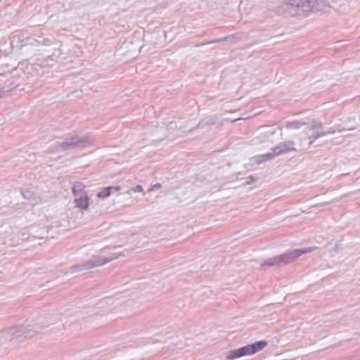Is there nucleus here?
Masks as SVG:
<instances>
[{
  "mask_svg": "<svg viewBox=\"0 0 360 360\" xmlns=\"http://www.w3.org/2000/svg\"><path fill=\"white\" fill-rule=\"evenodd\" d=\"M37 326L17 325L8 328L2 331L1 336L8 341L21 342L25 338L34 336L39 330L48 325L41 324L37 321Z\"/></svg>",
  "mask_w": 360,
  "mask_h": 360,
  "instance_id": "nucleus-1",
  "label": "nucleus"
},
{
  "mask_svg": "<svg viewBox=\"0 0 360 360\" xmlns=\"http://www.w3.org/2000/svg\"><path fill=\"white\" fill-rule=\"evenodd\" d=\"M316 247H309L301 249H295L289 252H285L282 255H277L265 260L264 262L261 264V268L262 269L266 266H280L282 265L290 264L295 261L297 258L302 255L303 254L311 252V251L316 250Z\"/></svg>",
  "mask_w": 360,
  "mask_h": 360,
  "instance_id": "nucleus-2",
  "label": "nucleus"
},
{
  "mask_svg": "<svg viewBox=\"0 0 360 360\" xmlns=\"http://www.w3.org/2000/svg\"><path fill=\"white\" fill-rule=\"evenodd\" d=\"M266 345L267 342L264 340L257 341L238 349L229 350L226 353V358L229 360H233L246 355H251L262 350Z\"/></svg>",
  "mask_w": 360,
  "mask_h": 360,
  "instance_id": "nucleus-3",
  "label": "nucleus"
},
{
  "mask_svg": "<svg viewBox=\"0 0 360 360\" xmlns=\"http://www.w3.org/2000/svg\"><path fill=\"white\" fill-rule=\"evenodd\" d=\"M121 255V253H112L110 257H97L94 260H89L84 264L75 265L72 266V271L79 272L83 270L91 269L96 266H102L118 258Z\"/></svg>",
  "mask_w": 360,
  "mask_h": 360,
  "instance_id": "nucleus-4",
  "label": "nucleus"
},
{
  "mask_svg": "<svg viewBox=\"0 0 360 360\" xmlns=\"http://www.w3.org/2000/svg\"><path fill=\"white\" fill-rule=\"evenodd\" d=\"M87 142L86 137L75 136L67 139L63 141H56L55 152H63L77 148H82Z\"/></svg>",
  "mask_w": 360,
  "mask_h": 360,
  "instance_id": "nucleus-5",
  "label": "nucleus"
},
{
  "mask_svg": "<svg viewBox=\"0 0 360 360\" xmlns=\"http://www.w3.org/2000/svg\"><path fill=\"white\" fill-rule=\"evenodd\" d=\"M298 5V0H285L277 6L276 12L279 15L294 16L299 13Z\"/></svg>",
  "mask_w": 360,
  "mask_h": 360,
  "instance_id": "nucleus-6",
  "label": "nucleus"
},
{
  "mask_svg": "<svg viewBox=\"0 0 360 360\" xmlns=\"http://www.w3.org/2000/svg\"><path fill=\"white\" fill-rule=\"evenodd\" d=\"M336 130L333 127L328 129H323L320 132H313L312 134L300 139V146L302 149H308L309 146L319 138L327 136L328 134H334Z\"/></svg>",
  "mask_w": 360,
  "mask_h": 360,
  "instance_id": "nucleus-7",
  "label": "nucleus"
},
{
  "mask_svg": "<svg viewBox=\"0 0 360 360\" xmlns=\"http://www.w3.org/2000/svg\"><path fill=\"white\" fill-rule=\"evenodd\" d=\"M302 125H305V129H309V131L323 128L321 122L317 120H313L310 123L300 122L297 120L289 122L285 124V128L288 129H297L300 128Z\"/></svg>",
  "mask_w": 360,
  "mask_h": 360,
  "instance_id": "nucleus-8",
  "label": "nucleus"
},
{
  "mask_svg": "<svg viewBox=\"0 0 360 360\" xmlns=\"http://www.w3.org/2000/svg\"><path fill=\"white\" fill-rule=\"evenodd\" d=\"M294 143L291 141H287L279 143L277 146L271 148V151L275 152L278 156L290 151H296V148L293 146Z\"/></svg>",
  "mask_w": 360,
  "mask_h": 360,
  "instance_id": "nucleus-9",
  "label": "nucleus"
},
{
  "mask_svg": "<svg viewBox=\"0 0 360 360\" xmlns=\"http://www.w3.org/2000/svg\"><path fill=\"white\" fill-rule=\"evenodd\" d=\"M75 203L76 204V207L82 210H86L89 207V198L87 196V193H83L80 195H77V196H74Z\"/></svg>",
  "mask_w": 360,
  "mask_h": 360,
  "instance_id": "nucleus-10",
  "label": "nucleus"
},
{
  "mask_svg": "<svg viewBox=\"0 0 360 360\" xmlns=\"http://www.w3.org/2000/svg\"><path fill=\"white\" fill-rule=\"evenodd\" d=\"M314 12H323L329 6L328 0H316L314 1Z\"/></svg>",
  "mask_w": 360,
  "mask_h": 360,
  "instance_id": "nucleus-11",
  "label": "nucleus"
},
{
  "mask_svg": "<svg viewBox=\"0 0 360 360\" xmlns=\"http://www.w3.org/2000/svg\"><path fill=\"white\" fill-rule=\"evenodd\" d=\"M276 156L278 155L275 154V152L272 151L271 153H268L266 154L261 155L259 156L255 157V162L257 164H260L262 162L269 161Z\"/></svg>",
  "mask_w": 360,
  "mask_h": 360,
  "instance_id": "nucleus-12",
  "label": "nucleus"
},
{
  "mask_svg": "<svg viewBox=\"0 0 360 360\" xmlns=\"http://www.w3.org/2000/svg\"><path fill=\"white\" fill-rule=\"evenodd\" d=\"M72 191L74 196L83 193H86L84 191V185L82 182H75L72 184Z\"/></svg>",
  "mask_w": 360,
  "mask_h": 360,
  "instance_id": "nucleus-13",
  "label": "nucleus"
},
{
  "mask_svg": "<svg viewBox=\"0 0 360 360\" xmlns=\"http://www.w3.org/2000/svg\"><path fill=\"white\" fill-rule=\"evenodd\" d=\"M110 188L109 186L103 188L98 193L97 197L99 198H105L110 195Z\"/></svg>",
  "mask_w": 360,
  "mask_h": 360,
  "instance_id": "nucleus-14",
  "label": "nucleus"
},
{
  "mask_svg": "<svg viewBox=\"0 0 360 360\" xmlns=\"http://www.w3.org/2000/svg\"><path fill=\"white\" fill-rule=\"evenodd\" d=\"M229 37H230V36L215 39H213V40L208 41L207 42H204V43H201V44H198L195 46H201L207 45V44H214V43H220V42L226 41Z\"/></svg>",
  "mask_w": 360,
  "mask_h": 360,
  "instance_id": "nucleus-15",
  "label": "nucleus"
},
{
  "mask_svg": "<svg viewBox=\"0 0 360 360\" xmlns=\"http://www.w3.org/2000/svg\"><path fill=\"white\" fill-rule=\"evenodd\" d=\"M21 194H22L23 198L27 199V200L32 199L34 197V193L30 189H28L26 191H22L21 192Z\"/></svg>",
  "mask_w": 360,
  "mask_h": 360,
  "instance_id": "nucleus-16",
  "label": "nucleus"
},
{
  "mask_svg": "<svg viewBox=\"0 0 360 360\" xmlns=\"http://www.w3.org/2000/svg\"><path fill=\"white\" fill-rule=\"evenodd\" d=\"M215 122H216L215 119H214L213 117H211L205 123L200 122L198 124V128H202V127H204L206 125L212 126V125H214L215 124Z\"/></svg>",
  "mask_w": 360,
  "mask_h": 360,
  "instance_id": "nucleus-17",
  "label": "nucleus"
},
{
  "mask_svg": "<svg viewBox=\"0 0 360 360\" xmlns=\"http://www.w3.org/2000/svg\"><path fill=\"white\" fill-rule=\"evenodd\" d=\"M131 191L134 193H136V192H142L143 191V188L141 185H137L135 187L132 188L131 189Z\"/></svg>",
  "mask_w": 360,
  "mask_h": 360,
  "instance_id": "nucleus-18",
  "label": "nucleus"
},
{
  "mask_svg": "<svg viewBox=\"0 0 360 360\" xmlns=\"http://www.w3.org/2000/svg\"><path fill=\"white\" fill-rule=\"evenodd\" d=\"M109 188H110V193H112V192H118L121 189L120 186H109Z\"/></svg>",
  "mask_w": 360,
  "mask_h": 360,
  "instance_id": "nucleus-19",
  "label": "nucleus"
},
{
  "mask_svg": "<svg viewBox=\"0 0 360 360\" xmlns=\"http://www.w3.org/2000/svg\"><path fill=\"white\" fill-rule=\"evenodd\" d=\"M160 187H161V184H160V183H157V184H155L153 186V189H158V188H160Z\"/></svg>",
  "mask_w": 360,
  "mask_h": 360,
  "instance_id": "nucleus-20",
  "label": "nucleus"
},
{
  "mask_svg": "<svg viewBox=\"0 0 360 360\" xmlns=\"http://www.w3.org/2000/svg\"><path fill=\"white\" fill-rule=\"evenodd\" d=\"M248 184H250V182L254 181L255 179L253 178V176H249L248 177Z\"/></svg>",
  "mask_w": 360,
  "mask_h": 360,
  "instance_id": "nucleus-21",
  "label": "nucleus"
},
{
  "mask_svg": "<svg viewBox=\"0 0 360 360\" xmlns=\"http://www.w3.org/2000/svg\"><path fill=\"white\" fill-rule=\"evenodd\" d=\"M3 91L0 89V97L1 96Z\"/></svg>",
  "mask_w": 360,
  "mask_h": 360,
  "instance_id": "nucleus-22",
  "label": "nucleus"
}]
</instances>
